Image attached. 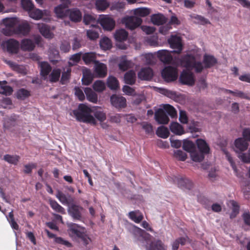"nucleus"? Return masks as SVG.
<instances>
[{"label":"nucleus","mask_w":250,"mask_h":250,"mask_svg":"<svg viewBox=\"0 0 250 250\" xmlns=\"http://www.w3.org/2000/svg\"><path fill=\"white\" fill-rule=\"evenodd\" d=\"M204 64L196 60V58L190 55H186L182 58L181 65L188 70L194 69L196 72L202 71L204 68L210 67L217 62L216 59L212 56L205 55L204 56Z\"/></svg>","instance_id":"1"},{"label":"nucleus","mask_w":250,"mask_h":250,"mask_svg":"<svg viewBox=\"0 0 250 250\" xmlns=\"http://www.w3.org/2000/svg\"><path fill=\"white\" fill-rule=\"evenodd\" d=\"M93 111V107L91 108L86 104H81L77 109L73 110V112L77 120L95 125L97 124V120L92 115Z\"/></svg>","instance_id":"2"},{"label":"nucleus","mask_w":250,"mask_h":250,"mask_svg":"<svg viewBox=\"0 0 250 250\" xmlns=\"http://www.w3.org/2000/svg\"><path fill=\"white\" fill-rule=\"evenodd\" d=\"M67 232L72 239L79 238L85 231V229L78 224L70 223L67 224Z\"/></svg>","instance_id":"3"},{"label":"nucleus","mask_w":250,"mask_h":250,"mask_svg":"<svg viewBox=\"0 0 250 250\" xmlns=\"http://www.w3.org/2000/svg\"><path fill=\"white\" fill-rule=\"evenodd\" d=\"M1 46L4 51L12 54L18 53L20 50L19 42L14 39H10L3 42Z\"/></svg>","instance_id":"4"},{"label":"nucleus","mask_w":250,"mask_h":250,"mask_svg":"<svg viewBox=\"0 0 250 250\" xmlns=\"http://www.w3.org/2000/svg\"><path fill=\"white\" fill-rule=\"evenodd\" d=\"M172 51H169L167 50H159L157 51V56L159 60L164 63H167V64H176V62L174 61L173 60L172 56L171 54V53ZM184 56H183L182 58H183ZM182 60L181 59L179 61V63H176V66H178L179 65H180L182 66L181 65V61Z\"/></svg>","instance_id":"5"},{"label":"nucleus","mask_w":250,"mask_h":250,"mask_svg":"<svg viewBox=\"0 0 250 250\" xmlns=\"http://www.w3.org/2000/svg\"><path fill=\"white\" fill-rule=\"evenodd\" d=\"M30 30V25L27 21H24L19 25L16 31H15L13 29H10L7 31L6 29H3V32L6 36H11L15 32L25 36L29 33Z\"/></svg>","instance_id":"6"},{"label":"nucleus","mask_w":250,"mask_h":250,"mask_svg":"<svg viewBox=\"0 0 250 250\" xmlns=\"http://www.w3.org/2000/svg\"><path fill=\"white\" fill-rule=\"evenodd\" d=\"M170 48L173 49V52L180 54L183 50V43L181 38L177 35H171L168 39Z\"/></svg>","instance_id":"7"},{"label":"nucleus","mask_w":250,"mask_h":250,"mask_svg":"<svg viewBox=\"0 0 250 250\" xmlns=\"http://www.w3.org/2000/svg\"><path fill=\"white\" fill-rule=\"evenodd\" d=\"M122 22L126 28L133 30L141 24L142 20L136 16H126L122 19Z\"/></svg>","instance_id":"8"},{"label":"nucleus","mask_w":250,"mask_h":250,"mask_svg":"<svg viewBox=\"0 0 250 250\" xmlns=\"http://www.w3.org/2000/svg\"><path fill=\"white\" fill-rule=\"evenodd\" d=\"M162 77L167 82L175 81L178 77V71L176 67L170 66L166 67L161 72Z\"/></svg>","instance_id":"9"},{"label":"nucleus","mask_w":250,"mask_h":250,"mask_svg":"<svg viewBox=\"0 0 250 250\" xmlns=\"http://www.w3.org/2000/svg\"><path fill=\"white\" fill-rule=\"evenodd\" d=\"M99 21L104 29L107 31L113 30L115 25V21L108 15L101 16L99 19Z\"/></svg>","instance_id":"10"},{"label":"nucleus","mask_w":250,"mask_h":250,"mask_svg":"<svg viewBox=\"0 0 250 250\" xmlns=\"http://www.w3.org/2000/svg\"><path fill=\"white\" fill-rule=\"evenodd\" d=\"M83 208L79 206L72 204L68 206V214L75 220H80L82 217V211Z\"/></svg>","instance_id":"11"},{"label":"nucleus","mask_w":250,"mask_h":250,"mask_svg":"<svg viewBox=\"0 0 250 250\" xmlns=\"http://www.w3.org/2000/svg\"><path fill=\"white\" fill-rule=\"evenodd\" d=\"M180 82L184 84L192 85L195 83L193 74L187 70H184L180 77Z\"/></svg>","instance_id":"12"},{"label":"nucleus","mask_w":250,"mask_h":250,"mask_svg":"<svg viewBox=\"0 0 250 250\" xmlns=\"http://www.w3.org/2000/svg\"><path fill=\"white\" fill-rule=\"evenodd\" d=\"M106 65L99 61L95 62L94 73L96 77L104 78L107 75Z\"/></svg>","instance_id":"13"},{"label":"nucleus","mask_w":250,"mask_h":250,"mask_svg":"<svg viewBox=\"0 0 250 250\" xmlns=\"http://www.w3.org/2000/svg\"><path fill=\"white\" fill-rule=\"evenodd\" d=\"M111 104L118 109L124 108L126 106V99L123 96L113 95L110 97Z\"/></svg>","instance_id":"14"},{"label":"nucleus","mask_w":250,"mask_h":250,"mask_svg":"<svg viewBox=\"0 0 250 250\" xmlns=\"http://www.w3.org/2000/svg\"><path fill=\"white\" fill-rule=\"evenodd\" d=\"M234 150L236 152H243L246 150L249 146L248 141L243 138H238L234 141Z\"/></svg>","instance_id":"15"},{"label":"nucleus","mask_w":250,"mask_h":250,"mask_svg":"<svg viewBox=\"0 0 250 250\" xmlns=\"http://www.w3.org/2000/svg\"><path fill=\"white\" fill-rule=\"evenodd\" d=\"M28 12L29 16L35 20L41 19L43 15L50 16V12L47 10L42 11L39 9H35L34 7Z\"/></svg>","instance_id":"16"},{"label":"nucleus","mask_w":250,"mask_h":250,"mask_svg":"<svg viewBox=\"0 0 250 250\" xmlns=\"http://www.w3.org/2000/svg\"><path fill=\"white\" fill-rule=\"evenodd\" d=\"M155 119L160 124H167L169 118L162 108L158 109L155 113Z\"/></svg>","instance_id":"17"},{"label":"nucleus","mask_w":250,"mask_h":250,"mask_svg":"<svg viewBox=\"0 0 250 250\" xmlns=\"http://www.w3.org/2000/svg\"><path fill=\"white\" fill-rule=\"evenodd\" d=\"M38 28L41 34L45 38L52 39L54 34L50 31V28L47 25L41 23L37 24Z\"/></svg>","instance_id":"18"},{"label":"nucleus","mask_w":250,"mask_h":250,"mask_svg":"<svg viewBox=\"0 0 250 250\" xmlns=\"http://www.w3.org/2000/svg\"><path fill=\"white\" fill-rule=\"evenodd\" d=\"M153 75L152 69L149 67L143 68L138 72L139 79L142 80H149Z\"/></svg>","instance_id":"19"},{"label":"nucleus","mask_w":250,"mask_h":250,"mask_svg":"<svg viewBox=\"0 0 250 250\" xmlns=\"http://www.w3.org/2000/svg\"><path fill=\"white\" fill-rule=\"evenodd\" d=\"M83 77L82 79L83 84L88 85L92 82L94 78V74H93L90 69L84 68L83 70Z\"/></svg>","instance_id":"20"},{"label":"nucleus","mask_w":250,"mask_h":250,"mask_svg":"<svg viewBox=\"0 0 250 250\" xmlns=\"http://www.w3.org/2000/svg\"><path fill=\"white\" fill-rule=\"evenodd\" d=\"M56 197L62 204L67 205V206L74 201L73 199L70 196L67 197L60 190L57 191Z\"/></svg>","instance_id":"21"},{"label":"nucleus","mask_w":250,"mask_h":250,"mask_svg":"<svg viewBox=\"0 0 250 250\" xmlns=\"http://www.w3.org/2000/svg\"><path fill=\"white\" fill-rule=\"evenodd\" d=\"M35 47V43L30 39H24L21 41V48L23 51H32L34 49Z\"/></svg>","instance_id":"22"},{"label":"nucleus","mask_w":250,"mask_h":250,"mask_svg":"<svg viewBox=\"0 0 250 250\" xmlns=\"http://www.w3.org/2000/svg\"><path fill=\"white\" fill-rule=\"evenodd\" d=\"M84 92L86 97L87 100L94 104H96L98 102V95L94 92L91 88L85 87L84 89Z\"/></svg>","instance_id":"23"},{"label":"nucleus","mask_w":250,"mask_h":250,"mask_svg":"<svg viewBox=\"0 0 250 250\" xmlns=\"http://www.w3.org/2000/svg\"><path fill=\"white\" fill-rule=\"evenodd\" d=\"M151 22L154 25H160L165 23L166 21L165 17L161 14H153L150 17Z\"/></svg>","instance_id":"24"},{"label":"nucleus","mask_w":250,"mask_h":250,"mask_svg":"<svg viewBox=\"0 0 250 250\" xmlns=\"http://www.w3.org/2000/svg\"><path fill=\"white\" fill-rule=\"evenodd\" d=\"M41 67V74L44 80L47 79L48 74L51 72V67L47 62H39Z\"/></svg>","instance_id":"25"},{"label":"nucleus","mask_w":250,"mask_h":250,"mask_svg":"<svg viewBox=\"0 0 250 250\" xmlns=\"http://www.w3.org/2000/svg\"><path fill=\"white\" fill-rule=\"evenodd\" d=\"M196 145L200 151L204 154H208L210 148L207 142L203 139H199L196 140Z\"/></svg>","instance_id":"26"},{"label":"nucleus","mask_w":250,"mask_h":250,"mask_svg":"<svg viewBox=\"0 0 250 250\" xmlns=\"http://www.w3.org/2000/svg\"><path fill=\"white\" fill-rule=\"evenodd\" d=\"M66 7L64 6L62 4H60L55 7L54 12L56 16L59 18H63L68 15V9H66Z\"/></svg>","instance_id":"27"},{"label":"nucleus","mask_w":250,"mask_h":250,"mask_svg":"<svg viewBox=\"0 0 250 250\" xmlns=\"http://www.w3.org/2000/svg\"><path fill=\"white\" fill-rule=\"evenodd\" d=\"M146 248L147 250H167V247L160 240L146 245Z\"/></svg>","instance_id":"28"},{"label":"nucleus","mask_w":250,"mask_h":250,"mask_svg":"<svg viewBox=\"0 0 250 250\" xmlns=\"http://www.w3.org/2000/svg\"><path fill=\"white\" fill-rule=\"evenodd\" d=\"M19 22L18 18L16 17L6 18L2 20V23L8 29L13 28Z\"/></svg>","instance_id":"29"},{"label":"nucleus","mask_w":250,"mask_h":250,"mask_svg":"<svg viewBox=\"0 0 250 250\" xmlns=\"http://www.w3.org/2000/svg\"><path fill=\"white\" fill-rule=\"evenodd\" d=\"M133 11L136 17H144L149 15L151 10L147 7H140L134 9Z\"/></svg>","instance_id":"30"},{"label":"nucleus","mask_w":250,"mask_h":250,"mask_svg":"<svg viewBox=\"0 0 250 250\" xmlns=\"http://www.w3.org/2000/svg\"><path fill=\"white\" fill-rule=\"evenodd\" d=\"M99 107L93 106V113L95 119H97L100 123L103 122L106 120V116L105 113L102 110H98Z\"/></svg>","instance_id":"31"},{"label":"nucleus","mask_w":250,"mask_h":250,"mask_svg":"<svg viewBox=\"0 0 250 250\" xmlns=\"http://www.w3.org/2000/svg\"><path fill=\"white\" fill-rule=\"evenodd\" d=\"M170 129L172 133L178 135H181L185 133L182 126L176 122H173L171 124Z\"/></svg>","instance_id":"32"},{"label":"nucleus","mask_w":250,"mask_h":250,"mask_svg":"<svg viewBox=\"0 0 250 250\" xmlns=\"http://www.w3.org/2000/svg\"><path fill=\"white\" fill-rule=\"evenodd\" d=\"M68 12L69 18L72 21L77 22L81 20L82 14L79 10L72 9L69 10Z\"/></svg>","instance_id":"33"},{"label":"nucleus","mask_w":250,"mask_h":250,"mask_svg":"<svg viewBox=\"0 0 250 250\" xmlns=\"http://www.w3.org/2000/svg\"><path fill=\"white\" fill-rule=\"evenodd\" d=\"M136 81V74L133 70L129 71L126 72L124 76V81L125 83L128 84H133Z\"/></svg>","instance_id":"34"},{"label":"nucleus","mask_w":250,"mask_h":250,"mask_svg":"<svg viewBox=\"0 0 250 250\" xmlns=\"http://www.w3.org/2000/svg\"><path fill=\"white\" fill-rule=\"evenodd\" d=\"M114 36L117 41L121 42L126 40L128 34L125 30L122 29L117 30Z\"/></svg>","instance_id":"35"},{"label":"nucleus","mask_w":250,"mask_h":250,"mask_svg":"<svg viewBox=\"0 0 250 250\" xmlns=\"http://www.w3.org/2000/svg\"><path fill=\"white\" fill-rule=\"evenodd\" d=\"M189 16L191 20H192L195 23L202 25L209 23V21L207 19L204 18L201 16L193 14L190 15Z\"/></svg>","instance_id":"36"},{"label":"nucleus","mask_w":250,"mask_h":250,"mask_svg":"<svg viewBox=\"0 0 250 250\" xmlns=\"http://www.w3.org/2000/svg\"><path fill=\"white\" fill-rule=\"evenodd\" d=\"M108 87L111 90H116L119 87L117 79L113 76H109L107 80Z\"/></svg>","instance_id":"37"},{"label":"nucleus","mask_w":250,"mask_h":250,"mask_svg":"<svg viewBox=\"0 0 250 250\" xmlns=\"http://www.w3.org/2000/svg\"><path fill=\"white\" fill-rule=\"evenodd\" d=\"M128 215L132 221L137 223H140L143 219V214L139 211L130 212Z\"/></svg>","instance_id":"38"},{"label":"nucleus","mask_w":250,"mask_h":250,"mask_svg":"<svg viewBox=\"0 0 250 250\" xmlns=\"http://www.w3.org/2000/svg\"><path fill=\"white\" fill-rule=\"evenodd\" d=\"M82 57V52L77 53L71 55L69 58L68 62L69 66H74L77 65L80 61Z\"/></svg>","instance_id":"39"},{"label":"nucleus","mask_w":250,"mask_h":250,"mask_svg":"<svg viewBox=\"0 0 250 250\" xmlns=\"http://www.w3.org/2000/svg\"><path fill=\"white\" fill-rule=\"evenodd\" d=\"M183 148L185 150L189 153H191L195 149L193 143L188 139L183 140Z\"/></svg>","instance_id":"40"},{"label":"nucleus","mask_w":250,"mask_h":250,"mask_svg":"<svg viewBox=\"0 0 250 250\" xmlns=\"http://www.w3.org/2000/svg\"><path fill=\"white\" fill-rule=\"evenodd\" d=\"M49 204L52 208L55 211L62 214L65 213V209L60 205L55 200H49Z\"/></svg>","instance_id":"41"},{"label":"nucleus","mask_w":250,"mask_h":250,"mask_svg":"<svg viewBox=\"0 0 250 250\" xmlns=\"http://www.w3.org/2000/svg\"><path fill=\"white\" fill-rule=\"evenodd\" d=\"M93 89L97 92H102L105 89V83L101 80L95 81L92 86Z\"/></svg>","instance_id":"42"},{"label":"nucleus","mask_w":250,"mask_h":250,"mask_svg":"<svg viewBox=\"0 0 250 250\" xmlns=\"http://www.w3.org/2000/svg\"><path fill=\"white\" fill-rule=\"evenodd\" d=\"M100 44L101 48L104 50L109 49L112 46L110 40L107 37H103L100 41Z\"/></svg>","instance_id":"43"},{"label":"nucleus","mask_w":250,"mask_h":250,"mask_svg":"<svg viewBox=\"0 0 250 250\" xmlns=\"http://www.w3.org/2000/svg\"><path fill=\"white\" fill-rule=\"evenodd\" d=\"M82 59L85 64H88L92 62H95V53L93 52H88L83 54L82 56Z\"/></svg>","instance_id":"44"},{"label":"nucleus","mask_w":250,"mask_h":250,"mask_svg":"<svg viewBox=\"0 0 250 250\" xmlns=\"http://www.w3.org/2000/svg\"><path fill=\"white\" fill-rule=\"evenodd\" d=\"M169 134L168 129L164 126L159 127L156 131L157 136L164 139L167 138L169 136Z\"/></svg>","instance_id":"45"},{"label":"nucleus","mask_w":250,"mask_h":250,"mask_svg":"<svg viewBox=\"0 0 250 250\" xmlns=\"http://www.w3.org/2000/svg\"><path fill=\"white\" fill-rule=\"evenodd\" d=\"M190 153V157L193 161L200 162L204 158V153H203L201 152H199L194 150Z\"/></svg>","instance_id":"46"},{"label":"nucleus","mask_w":250,"mask_h":250,"mask_svg":"<svg viewBox=\"0 0 250 250\" xmlns=\"http://www.w3.org/2000/svg\"><path fill=\"white\" fill-rule=\"evenodd\" d=\"M131 62L127 61L125 56L121 58V62L119 64V67L120 70L125 71L131 66Z\"/></svg>","instance_id":"47"},{"label":"nucleus","mask_w":250,"mask_h":250,"mask_svg":"<svg viewBox=\"0 0 250 250\" xmlns=\"http://www.w3.org/2000/svg\"><path fill=\"white\" fill-rule=\"evenodd\" d=\"M20 157L17 155H11L6 154L4 156L3 159L9 164L16 165L19 162Z\"/></svg>","instance_id":"48"},{"label":"nucleus","mask_w":250,"mask_h":250,"mask_svg":"<svg viewBox=\"0 0 250 250\" xmlns=\"http://www.w3.org/2000/svg\"><path fill=\"white\" fill-rule=\"evenodd\" d=\"M61 75V70L59 69H54L49 76V80L51 82H55L59 80Z\"/></svg>","instance_id":"49"},{"label":"nucleus","mask_w":250,"mask_h":250,"mask_svg":"<svg viewBox=\"0 0 250 250\" xmlns=\"http://www.w3.org/2000/svg\"><path fill=\"white\" fill-rule=\"evenodd\" d=\"M165 113H167L172 117H175L176 115V111L175 108L171 105L168 104H164L163 108H162Z\"/></svg>","instance_id":"50"},{"label":"nucleus","mask_w":250,"mask_h":250,"mask_svg":"<svg viewBox=\"0 0 250 250\" xmlns=\"http://www.w3.org/2000/svg\"><path fill=\"white\" fill-rule=\"evenodd\" d=\"M29 95V91L23 88L19 89L17 91L16 93L17 98L21 100H24L26 98L28 97Z\"/></svg>","instance_id":"51"},{"label":"nucleus","mask_w":250,"mask_h":250,"mask_svg":"<svg viewBox=\"0 0 250 250\" xmlns=\"http://www.w3.org/2000/svg\"><path fill=\"white\" fill-rule=\"evenodd\" d=\"M109 6V3L105 0H97L96 6L98 10L103 11Z\"/></svg>","instance_id":"52"},{"label":"nucleus","mask_w":250,"mask_h":250,"mask_svg":"<svg viewBox=\"0 0 250 250\" xmlns=\"http://www.w3.org/2000/svg\"><path fill=\"white\" fill-rule=\"evenodd\" d=\"M223 151H224V153L225 154L226 158H227L228 161L230 163L233 170H234L235 174L236 176H238L239 174H238L236 166H235V163L233 160L232 158L230 156L229 153L228 151H227L226 150H223Z\"/></svg>","instance_id":"53"},{"label":"nucleus","mask_w":250,"mask_h":250,"mask_svg":"<svg viewBox=\"0 0 250 250\" xmlns=\"http://www.w3.org/2000/svg\"><path fill=\"white\" fill-rule=\"evenodd\" d=\"M142 60L146 64H151L154 62V56L151 53H147L142 56Z\"/></svg>","instance_id":"54"},{"label":"nucleus","mask_w":250,"mask_h":250,"mask_svg":"<svg viewBox=\"0 0 250 250\" xmlns=\"http://www.w3.org/2000/svg\"><path fill=\"white\" fill-rule=\"evenodd\" d=\"M18 119V116L16 115H12L11 117L5 118L3 122L4 127H8L13 122Z\"/></svg>","instance_id":"55"},{"label":"nucleus","mask_w":250,"mask_h":250,"mask_svg":"<svg viewBox=\"0 0 250 250\" xmlns=\"http://www.w3.org/2000/svg\"><path fill=\"white\" fill-rule=\"evenodd\" d=\"M230 205L232 207V211L230 215V218L235 217L239 212V207L237 203L234 201H230L229 202Z\"/></svg>","instance_id":"56"},{"label":"nucleus","mask_w":250,"mask_h":250,"mask_svg":"<svg viewBox=\"0 0 250 250\" xmlns=\"http://www.w3.org/2000/svg\"><path fill=\"white\" fill-rule=\"evenodd\" d=\"M159 91L171 99H175L176 97V93L174 91L162 88H159Z\"/></svg>","instance_id":"57"},{"label":"nucleus","mask_w":250,"mask_h":250,"mask_svg":"<svg viewBox=\"0 0 250 250\" xmlns=\"http://www.w3.org/2000/svg\"><path fill=\"white\" fill-rule=\"evenodd\" d=\"M174 157L179 160L184 161L187 159V155L183 151L177 150L174 151Z\"/></svg>","instance_id":"58"},{"label":"nucleus","mask_w":250,"mask_h":250,"mask_svg":"<svg viewBox=\"0 0 250 250\" xmlns=\"http://www.w3.org/2000/svg\"><path fill=\"white\" fill-rule=\"evenodd\" d=\"M21 4L23 9L27 12L33 8V4L30 0H21Z\"/></svg>","instance_id":"59"},{"label":"nucleus","mask_w":250,"mask_h":250,"mask_svg":"<svg viewBox=\"0 0 250 250\" xmlns=\"http://www.w3.org/2000/svg\"><path fill=\"white\" fill-rule=\"evenodd\" d=\"M13 89L11 87L8 85H0V94L5 95H10L12 94Z\"/></svg>","instance_id":"60"},{"label":"nucleus","mask_w":250,"mask_h":250,"mask_svg":"<svg viewBox=\"0 0 250 250\" xmlns=\"http://www.w3.org/2000/svg\"><path fill=\"white\" fill-rule=\"evenodd\" d=\"M71 71V69L69 67H67L64 70V71L62 72V77L61 79V81L62 84L66 83L67 80L69 79L70 77Z\"/></svg>","instance_id":"61"},{"label":"nucleus","mask_w":250,"mask_h":250,"mask_svg":"<svg viewBox=\"0 0 250 250\" xmlns=\"http://www.w3.org/2000/svg\"><path fill=\"white\" fill-rule=\"evenodd\" d=\"M54 242L57 244L66 246L67 248H70L72 246V244L68 241L64 240L62 237H56L55 238Z\"/></svg>","instance_id":"62"},{"label":"nucleus","mask_w":250,"mask_h":250,"mask_svg":"<svg viewBox=\"0 0 250 250\" xmlns=\"http://www.w3.org/2000/svg\"><path fill=\"white\" fill-rule=\"evenodd\" d=\"M87 36L89 39L94 40L98 38L99 33L97 30L89 29L87 31Z\"/></svg>","instance_id":"63"},{"label":"nucleus","mask_w":250,"mask_h":250,"mask_svg":"<svg viewBox=\"0 0 250 250\" xmlns=\"http://www.w3.org/2000/svg\"><path fill=\"white\" fill-rule=\"evenodd\" d=\"M96 20L94 17L91 15L85 14L83 17V21L85 24H89L94 23Z\"/></svg>","instance_id":"64"}]
</instances>
